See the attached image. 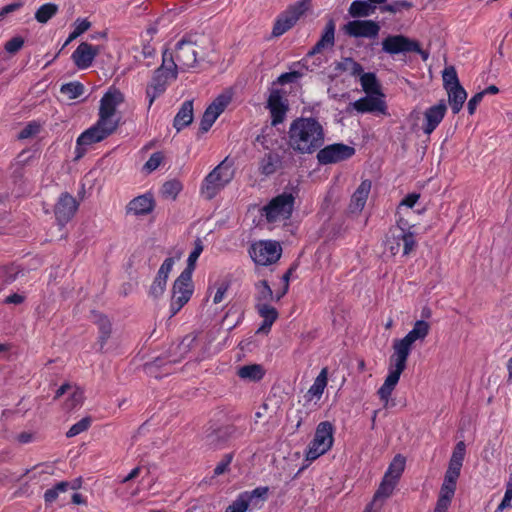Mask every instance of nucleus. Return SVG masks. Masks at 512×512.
<instances>
[{"mask_svg":"<svg viewBox=\"0 0 512 512\" xmlns=\"http://www.w3.org/2000/svg\"><path fill=\"white\" fill-rule=\"evenodd\" d=\"M309 5L310 0H301L290 5L277 17L272 29V37H280L290 30L309 9Z\"/></svg>","mask_w":512,"mask_h":512,"instance_id":"nucleus-10","label":"nucleus"},{"mask_svg":"<svg viewBox=\"0 0 512 512\" xmlns=\"http://www.w3.org/2000/svg\"><path fill=\"white\" fill-rule=\"evenodd\" d=\"M269 487L260 486L252 491L243 492L249 509H260L268 499Z\"/></svg>","mask_w":512,"mask_h":512,"instance_id":"nucleus-29","label":"nucleus"},{"mask_svg":"<svg viewBox=\"0 0 512 512\" xmlns=\"http://www.w3.org/2000/svg\"><path fill=\"white\" fill-rule=\"evenodd\" d=\"M375 10V7L368 1H353L349 7V14L356 17H366L371 15Z\"/></svg>","mask_w":512,"mask_h":512,"instance_id":"nucleus-39","label":"nucleus"},{"mask_svg":"<svg viewBox=\"0 0 512 512\" xmlns=\"http://www.w3.org/2000/svg\"><path fill=\"white\" fill-rule=\"evenodd\" d=\"M173 265L174 259L171 257L166 258L162 265L160 266L157 276L155 278L167 283V279L170 271L172 270Z\"/></svg>","mask_w":512,"mask_h":512,"instance_id":"nucleus-53","label":"nucleus"},{"mask_svg":"<svg viewBox=\"0 0 512 512\" xmlns=\"http://www.w3.org/2000/svg\"><path fill=\"white\" fill-rule=\"evenodd\" d=\"M447 111V106L443 100L427 108L423 112L422 130L426 135H430L442 122Z\"/></svg>","mask_w":512,"mask_h":512,"instance_id":"nucleus-19","label":"nucleus"},{"mask_svg":"<svg viewBox=\"0 0 512 512\" xmlns=\"http://www.w3.org/2000/svg\"><path fill=\"white\" fill-rule=\"evenodd\" d=\"M243 431L234 425H224L218 427L206 435V442L211 446H218L221 442H225L230 438L241 436Z\"/></svg>","mask_w":512,"mask_h":512,"instance_id":"nucleus-25","label":"nucleus"},{"mask_svg":"<svg viewBox=\"0 0 512 512\" xmlns=\"http://www.w3.org/2000/svg\"><path fill=\"white\" fill-rule=\"evenodd\" d=\"M282 165V158L279 154L266 153L259 161V172L264 176H270L276 173Z\"/></svg>","mask_w":512,"mask_h":512,"instance_id":"nucleus-28","label":"nucleus"},{"mask_svg":"<svg viewBox=\"0 0 512 512\" xmlns=\"http://www.w3.org/2000/svg\"><path fill=\"white\" fill-rule=\"evenodd\" d=\"M163 160V155L160 152L153 153L148 161L145 163L144 168L149 172L156 170Z\"/></svg>","mask_w":512,"mask_h":512,"instance_id":"nucleus-60","label":"nucleus"},{"mask_svg":"<svg viewBox=\"0 0 512 512\" xmlns=\"http://www.w3.org/2000/svg\"><path fill=\"white\" fill-rule=\"evenodd\" d=\"M193 121V101H185L178 113L176 114L173 126L177 131H181L183 128L190 125Z\"/></svg>","mask_w":512,"mask_h":512,"instance_id":"nucleus-30","label":"nucleus"},{"mask_svg":"<svg viewBox=\"0 0 512 512\" xmlns=\"http://www.w3.org/2000/svg\"><path fill=\"white\" fill-rule=\"evenodd\" d=\"M457 481L444 477L441 485L437 502L451 505L452 499L455 495Z\"/></svg>","mask_w":512,"mask_h":512,"instance_id":"nucleus-34","label":"nucleus"},{"mask_svg":"<svg viewBox=\"0 0 512 512\" xmlns=\"http://www.w3.org/2000/svg\"><path fill=\"white\" fill-rule=\"evenodd\" d=\"M91 418L84 417L77 423L71 426V428L67 431L66 436L68 438L74 437L84 431H86L91 425Z\"/></svg>","mask_w":512,"mask_h":512,"instance_id":"nucleus-51","label":"nucleus"},{"mask_svg":"<svg viewBox=\"0 0 512 512\" xmlns=\"http://www.w3.org/2000/svg\"><path fill=\"white\" fill-rule=\"evenodd\" d=\"M267 108L271 114V124L276 126L282 123L288 111V104L283 99L282 91L273 89L267 100Z\"/></svg>","mask_w":512,"mask_h":512,"instance_id":"nucleus-20","label":"nucleus"},{"mask_svg":"<svg viewBox=\"0 0 512 512\" xmlns=\"http://www.w3.org/2000/svg\"><path fill=\"white\" fill-rule=\"evenodd\" d=\"M416 193L408 194L398 205L396 225L392 226L386 234L385 247L392 255L401 250L403 255H408L415 244L416 234Z\"/></svg>","mask_w":512,"mask_h":512,"instance_id":"nucleus-1","label":"nucleus"},{"mask_svg":"<svg viewBox=\"0 0 512 512\" xmlns=\"http://www.w3.org/2000/svg\"><path fill=\"white\" fill-rule=\"evenodd\" d=\"M234 177L232 163L225 158L203 180L201 194L208 200L214 198Z\"/></svg>","mask_w":512,"mask_h":512,"instance_id":"nucleus-4","label":"nucleus"},{"mask_svg":"<svg viewBox=\"0 0 512 512\" xmlns=\"http://www.w3.org/2000/svg\"><path fill=\"white\" fill-rule=\"evenodd\" d=\"M196 341V335H187L183 338L181 343L178 345V348L181 350L183 354L188 353L193 347Z\"/></svg>","mask_w":512,"mask_h":512,"instance_id":"nucleus-63","label":"nucleus"},{"mask_svg":"<svg viewBox=\"0 0 512 512\" xmlns=\"http://www.w3.org/2000/svg\"><path fill=\"white\" fill-rule=\"evenodd\" d=\"M384 98V95L366 94V96L350 103L347 107V111L355 110L361 114L371 113L386 116L388 115V107Z\"/></svg>","mask_w":512,"mask_h":512,"instance_id":"nucleus-14","label":"nucleus"},{"mask_svg":"<svg viewBox=\"0 0 512 512\" xmlns=\"http://www.w3.org/2000/svg\"><path fill=\"white\" fill-rule=\"evenodd\" d=\"M415 341L416 325L403 339L394 341V353L389 359V373L383 385L377 391L379 398L383 402H388L395 386L397 385L400 375L406 367V361L410 354L411 346Z\"/></svg>","mask_w":512,"mask_h":512,"instance_id":"nucleus-3","label":"nucleus"},{"mask_svg":"<svg viewBox=\"0 0 512 512\" xmlns=\"http://www.w3.org/2000/svg\"><path fill=\"white\" fill-rule=\"evenodd\" d=\"M218 117L219 115L217 114L216 111L214 112L209 107H207L200 122V131L202 133L207 132L212 127V125L214 124Z\"/></svg>","mask_w":512,"mask_h":512,"instance_id":"nucleus-50","label":"nucleus"},{"mask_svg":"<svg viewBox=\"0 0 512 512\" xmlns=\"http://www.w3.org/2000/svg\"><path fill=\"white\" fill-rule=\"evenodd\" d=\"M165 288H166V283L155 278L153 283H152V285H151V287H150L149 295L151 297L157 299L160 296H162V294L165 291Z\"/></svg>","mask_w":512,"mask_h":512,"instance_id":"nucleus-61","label":"nucleus"},{"mask_svg":"<svg viewBox=\"0 0 512 512\" xmlns=\"http://www.w3.org/2000/svg\"><path fill=\"white\" fill-rule=\"evenodd\" d=\"M170 80H174L173 77L162 71V69L157 68L155 70L152 80L146 88V95L149 99V108L155 99L165 92Z\"/></svg>","mask_w":512,"mask_h":512,"instance_id":"nucleus-22","label":"nucleus"},{"mask_svg":"<svg viewBox=\"0 0 512 512\" xmlns=\"http://www.w3.org/2000/svg\"><path fill=\"white\" fill-rule=\"evenodd\" d=\"M442 80L443 87L445 90L450 89L451 87L460 86L459 78L457 71L454 66H446L442 71Z\"/></svg>","mask_w":512,"mask_h":512,"instance_id":"nucleus-43","label":"nucleus"},{"mask_svg":"<svg viewBox=\"0 0 512 512\" xmlns=\"http://www.w3.org/2000/svg\"><path fill=\"white\" fill-rule=\"evenodd\" d=\"M61 93L66 95L68 99H76L84 93V86L77 81L63 84L60 89Z\"/></svg>","mask_w":512,"mask_h":512,"instance_id":"nucleus-44","label":"nucleus"},{"mask_svg":"<svg viewBox=\"0 0 512 512\" xmlns=\"http://www.w3.org/2000/svg\"><path fill=\"white\" fill-rule=\"evenodd\" d=\"M24 45V40L22 37H13L5 44V50L8 53L14 54L18 52Z\"/></svg>","mask_w":512,"mask_h":512,"instance_id":"nucleus-59","label":"nucleus"},{"mask_svg":"<svg viewBox=\"0 0 512 512\" xmlns=\"http://www.w3.org/2000/svg\"><path fill=\"white\" fill-rule=\"evenodd\" d=\"M405 465L406 458L401 454H398L393 458L377 491L374 494L372 505L377 504L378 502H383L392 495L405 469Z\"/></svg>","mask_w":512,"mask_h":512,"instance_id":"nucleus-6","label":"nucleus"},{"mask_svg":"<svg viewBox=\"0 0 512 512\" xmlns=\"http://www.w3.org/2000/svg\"><path fill=\"white\" fill-rule=\"evenodd\" d=\"M175 58L179 63L180 71L195 68L198 60L206 57L202 41L193 39L192 36L182 38L175 46Z\"/></svg>","mask_w":512,"mask_h":512,"instance_id":"nucleus-5","label":"nucleus"},{"mask_svg":"<svg viewBox=\"0 0 512 512\" xmlns=\"http://www.w3.org/2000/svg\"><path fill=\"white\" fill-rule=\"evenodd\" d=\"M101 52L100 46H93L87 42H81L72 53V60L78 69L89 68L96 56Z\"/></svg>","mask_w":512,"mask_h":512,"instance_id":"nucleus-21","label":"nucleus"},{"mask_svg":"<svg viewBox=\"0 0 512 512\" xmlns=\"http://www.w3.org/2000/svg\"><path fill=\"white\" fill-rule=\"evenodd\" d=\"M372 183L370 180H363L351 196L349 210L351 213H359L363 210L370 194Z\"/></svg>","mask_w":512,"mask_h":512,"instance_id":"nucleus-26","label":"nucleus"},{"mask_svg":"<svg viewBox=\"0 0 512 512\" xmlns=\"http://www.w3.org/2000/svg\"><path fill=\"white\" fill-rule=\"evenodd\" d=\"M233 459V454L228 453L225 454L222 460L216 465L214 469V476H220L228 471L229 465L231 464Z\"/></svg>","mask_w":512,"mask_h":512,"instance_id":"nucleus-55","label":"nucleus"},{"mask_svg":"<svg viewBox=\"0 0 512 512\" xmlns=\"http://www.w3.org/2000/svg\"><path fill=\"white\" fill-rule=\"evenodd\" d=\"M70 486V483L67 482V481H62V482H59L58 484H56L55 487L51 488V489H48L46 490V492L44 493V499H45V502L46 503H52L54 502L57 497H58V494L60 492H65L67 491V489L69 488Z\"/></svg>","mask_w":512,"mask_h":512,"instance_id":"nucleus-49","label":"nucleus"},{"mask_svg":"<svg viewBox=\"0 0 512 512\" xmlns=\"http://www.w3.org/2000/svg\"><path fill=\"white\" fill-rule=\"evenodd\" d=\"M182 190V184L179 180L173 179L165 182L162 186L161 193L164 198L176 199L177 195Z\"/></svg>","mask_w":512,"mask_h":512,"instance_id":"nucleus-45","label":"nucleus"},{"mask_svg":"<svg viewBox=\"0 0 512 512\" xmlns=\"http://www.w3.org/2000/svg\"><path fill=\"white\" fill-rule=\"evenodd\" d=\"M91 26V23L86 19H77L75 21V28L69 37L65 41L63 48L66 47L70 42L78 38L81 34L86 32Z\"/></svg>","mask_w":512,"mask_h":512,"instance_id":"nucleus-47","label":"nucleus"},{"mask_svg":"<svg viewBox=\"0 0 512 512\" xmlns=\"http://www.w3.org/2000/svg\"><path fill=\"white\" fill-rule=\"evenodd\" d=\"M115 130L116 129L113 128V126H109L106 123L97 120V122L92 127L85 130L77 138L75 160H78L85 155L88 146L103 141L112 133H114Z\"/></svg>","mask_w":512,"mask_h":512,"instance_id":"nucleus-8","label":"nucleus"},{"mask_svg":"<svg viewBox=\"0 0 512 512\" xmlns=\"http://www.w3.org/2000/svg\"><path fill=\"white\" fill-rule=\"evenodd\" d=\"M158 69H162V71L166 72L168 75L172 76L173 79L177 78L179 63L176 61L175 53L170 52L169 50H165L162 55V64Z\"/></svg>","mask_w":512,"mask_h":512,"instance_id":"nucleus-36","label":"nucleus"},{"mask_svg":"<svg viewBox=\"0 0 512 512\" xmlns=\"http://www.w3.org/2000/svg\"><path fill=\"white\" fill-rule=\"evenodd\" d=\"M335 69L342 72H348L351 76H359L363 72L361 64L350 57L343 58L336 63Z\"/></svg>","mask_w":512,"mask_h":512,"instance_id":"nucleus-40","label":"nucleus"},{"mask_svg":"<svg viewBox=\"0 0 512 512\" xmlns=\"http://www.w3.org/2000/svg\"><path fill=\"white\" fill-rule=\"evenodd\" d=\"M72 389H73V391H72L70 399L67 403V407L69 409H73L76 406L80 405L84 399V393L80 388L74 387Z\"/></svg>","mask_w":512,"mask_h":512,"instance_id":"nucleus-58","label":"nucleus"},{"mask_svg":"<svg viewBox=\"0 0 512 512\" xmlns=\"http://www.w3.org/2000/svg\"><path fill=\"white\" fill-rule=\"evenodd\" d=\"M328 381V370L327 368H323L316 379L314 380V383L309 388L307 393L305 394V399L307 402H317L321 399L323 392L327 386Z\"/></svg>","mask_w":512,"mask_h":512,"instance_id":"nucleus-27","label":"nucleus"},{"mask_svg":"<svg viewBox=\"0 0 512 512\" xmlns=\"http://www.w3.org/2000/svg\"><path fill=\"white\" fill-rule=\"evenodd\" d=\"M404 7H411V4L405 2V1H396L392 4H387L385 6H382L380 10L382 12H390V13H396L400 11Z\"/></svg>","mask_w":512,"mask_h":512,"instance_id":"nucleus-62","label":"nucleus"},{"mask_svg":"<svg viewBox=\"0 0 512 512\" xmlns=\"http://www.w3.org/2000/svg\"><path fill=\"white\" fill-rule=\"evenodd\" d=\"M446 92L448 96V103L452 109V112L454 114H458L467 99L466 90L462 85H460L453 88L451 87L450 89H447Z\"/></svg>","mask_w":512,"mask_h":512,"instance_id":"nucleus-32","label":"nucleus"},{"mask_svg":"<svg viewBox=\"0 0 512 512\" xmlns=\"http://www.w3.org/2000/svg\"><path fill=\"white\" fill-rule=\"evenodd\" d=\"M58 11V6L54 3H46L38 8L35 13V19L39 23H47Z\"/></svg>","mask_w":512,"mask_h":512,"instance_id":"nucleus-42","label":"nucleus"},{"mask_svg":"<svg viewBox=\"0 0 512 512\" xmlns=\"http://www.w3.org/2000/svg\"><path fill=\"white\" fill-rule=\"evenodd\" d=\"M382 50L390 55L416 51V41L404 35H389L382 41Z\"/></svg>","mask_w":512,"mask_h":512,"instance_id":"nucleus-17","label":"nucleus"},{"mask_svg":"<svg viewBox=\"0 0 512 512\" xmlns=\"http://www.w3.org/2000/svg\"><path fill=\"white\" fill-rule=\"evenodd\" d=\"M255 308H256L258 314L263 319H267L269 322H270V320L276 321L278 318V311L276 310V308L271 306L270 303L255 304Z\"/></svg>","mask_w":512,"mask_h":512,"instance_id":"nucleus-48","label":"nucleus"},{"mask_svg":"<svg viewBox=\"0 0 512 512\" xmlns=\"http://www.w3.org/2000/svg\"><path fill=\"white\" fill-rule=\"evenodd\" d=\"M78 209L76 199L69 193H62L54 207V214L58 224L65 225L75 215Z\"/></svg>","mask_w":512,"mask_h":512,"instance_id":"nucleus-18","label":"nucleus"},{"mask_svg":"<svg viewBox=\"0 0 512 512\" xmlns=\"http://www.w3.org/2000/svg\"><path fill=\"white\" fill-rule=\"evenodd\" d=\"M203 249H204V247H203L201 239L197 238L195 240V242H194V249L189 254V257H188V260H187V266L182 271V273L192 276V273H193V271L195 270V267H196L197 259L199 258V256L203 252Z\"/></svg>","mask_w":512,"mask_h":512,"instance_id":"nucleus-41","label":"nucleus"},{"mask_svg":"<svg viewBox=\"0 0 512 512\" xmlns=\"http://www.w3.org/2000/svg\"><path fill=\"white\" fill-rule=\"evenodd\" d=\"M512 501V482L506 484V491L501 503L498 505L495 512H502L503 510L510 508Z\"/></svg>","mask_w":512,"mask_h":512,"instance_id":"nucleus-57","label":"nucleus"},{"mask_svg":"<svg viewBox=\"0 0 512 512\" xmlns=\"http://www.w3.org/2000/svg\"><path fill=\"white\" fill-rule=\"evenodd\" d=\"M193 293L192 276L181 272L175 280L172 288L171 316L176 315L180 309L190 300Z\"/></svg>","mask_w":512,"mask_h":512,"instance_id":"nucleus-12","label":"nucleus"},{"mask_svg":"<svg viewBox=\"0 0 512 512\" xmlns=\"http://www.w3.org/2000/svg\"><path fill=\"white\" fill-rule=\"evenodd\" d=\"M295 198L291 193H282L273 198L264 208L265 216L269 222L290 218L293 212Z\"/></svg>","mask_w":512,"mask_h":512,"instance_id":"nucleus-13","label":"nucleus"},{"mask_svg":"<svg viewBox=\"0 0 512 512\" xmlns=\"http://www.w3.org/2000/svg\"><path fill=\"white\" fill-rule=\"evenodd\" d=\"M154 208V201L151 196L141 195L131 200L127 206L128 212L135 215L150 213Z\"/></svg>","mask_w":512,"mask_h":512,"instance_id":"nucleus-31","label":"nucleus"},{"mask_svg":"<svg viewBox=\"0 0 512 512\" xmlns=\"http://www.w3.org/2000/svg\"><path fill=\"white\" fill-rule=\"evenodd\" d=\"M255 288L256 304L270 303L272 300H274L273 291L266 280H261L258 283H256Z\"/></svg>","mask_w":512,"mask_h":512,"instance_id":"nucleus-38","label":"nucleus"},{"mask_svg":"<svg viewBox=\"0 0 512 512\" xmlns=\"http://www.w3.org/2000/svg\"><path fill=\"white\" fill-rule=\"evenodd\" d=\"M21 272L18 266L10 265L0 268V280L2 284H10L16 280L18 274Z\"/></svg>","mask_w":512,"mask_h":512,"instance_id":"nucleus-46","label":"nucleus"},{"mask_svg":"<svg viewBox=\"0 0 512 512\" xmlns=\"http://www.w3.org/2000/svg\"><path fill=\"white\" fill-rule=\"evenodd\" d=\"M466 454V446L463 441H460L454 447L452 455L449 460L448 468L446 470V478L458 480L463 466L464 457Z\"/></svg>","mask_w":512,"mask_h":512,"instance_id":"nucleus-23","label":"nucleus"},{"mask_svg":"<svg viewBox=\"0 0 512 512\" xmlns=\"http://www.w3.org/2000/svg\"><path fill=\"white\" fill-rule=\"evenodd\" d=\"M231 101V96L228 94L219 95L208 107L216 111L220 115Z\"/></svg>","mask_w":512,"mask_h":512,"instance_id":"nucleus-52","label":"nucleus"},{"mask_svg":"<svg viewBox=\"0 0 512 512\" xmlns=\"http://www.w3.org/2000/svg\"><path fill=\"white\" fill-rule=\"evenodd\" d=\"M40 131V125L35 123V122H31L29 124H27L18 134V139H28L34 135H36L38 132Z\"/></svg>","mask_w":512,"mask_h":512,"instance_id":"nucleus-56","label":"nucleus"},{"mask_svg":"<svg viewBox=\"0 0 512 512\" xmlns=\"http://www.w3.org/2000/svg\"><path fill=\"white\" fill-rule=\"evenodd\" d=\"M360 84L363 89V91L366 94H373V95H384L381 92V86L376 78V75L374 73H363L360 75Z\"/></svg>","mask_w":512,"mask_h":512,"instance_id":"nucleus-33","label":"nucleus"},{"mask_svg":"<svg viewBox=\"0 0 512 512\" xmlns=\"http://www.w3.org/2000/svg\"><path fill=\"white\" fill-rule=\"evenodd\" d=\"M317 160L322 165L334 164L351 158L355 148L343 143H334L317 150Z\"/></svg>","mask_w":512,"mask_h":512,"instance_id":"nucleus-15","label":"nucleus"},{"mask_svg":"<svg viewBox=\"0 0 512 512\" xmlns=\"http://www.w3.org/2000/svg\"><path fill=\"white\" fill-rule=\"evenodd\" d=\"M248 504L241 493L225 510V512H246Z\"/></svg>","mask_w":512,"mask_h":512,"instance_id":"nucleus-54","label":"nucleus"},{"mask_svg":"<svg viewBox=\"0 0 512 512\" xmlns=\"http://www.w3.org/2000/svg\"><path fill=\"white\" fill-rule=\"evenodd\" d=\"M335 44V22L329 19L318 42L308 51L307 57L321 53L325 49H332Z\"/></svg>","mask_w":512,"mask_h":512,"instance_id":"nucleus-24","label":"nucleus"},{"mask_svg":"<svg viewBox=\"0 0 512 512\" xmlns=\"http://www.w3.org/2000/svg\"><path fill=\"white\" fill-rule=\"evenodd\" d=\"M248 253L255 264L268 266L280 259L282 247L277 241L259 240L250 245Z\"/></svg>","mask_w":512,"mask_h":512,"instance_id":"nucleus-9","label":"nucleus"},{"mask_svg":"<svg viewBox=\"0 0 512 512\" xmlns=\"http://www.w3.org/2000/svg\"><path fill=\"white\" fill-rule=\"evenodd\" d=\"M325 133L321 123L313 117L294 119L288 130V145L296 153L312 154L324 144Z\"/></svg>","mask_w":512,"mask_h":512,"instance_id":"nucleus-2","label":"nucleus"},{"mask_svg":"<svg viewBox=\"0 0 512 512\" xmlns=\"http://www.w3.org/2000/svg\"><path fill=\"white\" fill-rule=\"evenodd\" d=\"M124 101L123 94L116 88H109L100 100L98 120L117 129L119 120L114 119L117 107Z\"/></svg>","mask_w":512,"mask_h":512,"instance_id":"nucleus-11","label":"nucleus"},{"mask_svg":"<svg viewBox=\"0 0 512 512\" xmlns=\"http://www.w3.org/2000/svg\"><path fill=\"white\" fill-rule=\"evenodd\" d=\"M484 93L478 92L468 101L467 109L470 115H473L477 109V106L483 100Z\"/></svg>","mask_w":512,"mask_h":512,"instance_id":"nucleus-64","label":"nucleus"},{"mask_svg":"<svg viewBox=\"0 0 512 512\" xmlns=\"http://www.w3.org/2000/svg\"><path fill=\"white\" fill-rule=\"evenodd\" d=\"M237 375L241 379H248L250 381H259L264 376V371L261 365L252 364L245 365L238 369Z\"/></svg>","mask_w":512,"mask_h":512,"instance_id":"nucleus-37","label":"nucleus"},{"mask_svg":"<svg viewBox=\"0 0 512 512\" xmlns=\"http://www.w3.org/2000/svg\"><path fill=\"white\" fill-rule=\"evenodd\" d=\"M343 30L350 37L376 38L379 34L380 26L372 20H353L345 24Z\"/></svg>","mask_w":512,"mask_h":512,"instance_id":"nucleus-16","label":"nucleus"},{"mask_svg":"<svg viewBox=\"0 0 512 512\" xmlns=\"http://www.w3.org/2000/svg\"><path fill=\"white\" fill-rule=\"evenodd\" d=\"M333 434L334 427L331 422H320L316 427L314 438L308 446L306 459L313 461L328 452L333 445Z\"/></svg>","mask_w":512,"mask_h":512,"instance_id":"nucleus-7","label":"nucleus"},{"mask_svg":"<svg viewBox=\"0 0 512 512\" xmlns=\"http://www.w3.org/2000/svg\"><path fill=\"white\" fill-rule=\"evenodd\" d=\"M92 315H93V321L95 324H97L99 331H100L99 339H100L101 348H102L104 346V344L106 343V341L108 340V338L110 337L111 323H110L109 319L101 313L93 312Z\"/></svg>","mask_w":512,"mask_h":512,"instance_id":"nucleus-35","label":"nucleus"}]
</instances>
